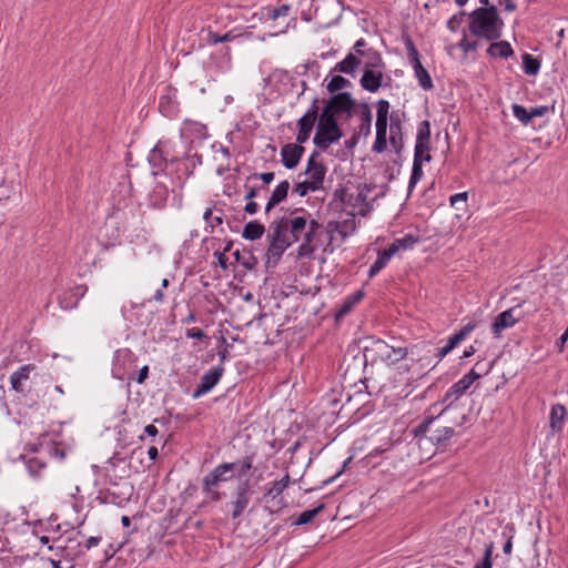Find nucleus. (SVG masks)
<instances>
[{
  "mask_svg": "<svg viewBox=\"0 0 568 568\" xmlns=\"http://www.w3.org/2000/svg\"><path fill=\"white\" fill-rule=\"evenodd\" d=\"M308 217H311V215L304 210H301L273 221L270 224L267 234L270 244L266 253L268 262L273 260L274 263H277L288 246L301 241L302 232H306Z\"/></svg>",
  "mask_w": 568,
  "mask_h": 568,
  "instance_id": "nucleus-1",
  "label": "nucleus"
},
{
  "mask_svg": "<svg viewBox=\"0 0 568 568\" xmlns=\"http://www.w3.org/2000/svg\"><path fill=\"white\" fill-rule=\"evenodd\" d=\"M469 30L477 37L497 40L501 36L503 20L496 7L477 8L470 14Z\"/></svg>",
  "mask_w": 568,
  "mask_h": 568,
  "instance_id": "nucleus-2",
  "label": "nucleus"
},
{
  "mask_svg": "<svg viewBox=\"0 0 568 568\" xmlns=\"http://www.w3.org/2000/svg\"><path fill=\"white\" fill-rule=\"evenodd\" d=\"M369 191L366 185L345 186L337 189L334 196L341 201L345 210H348L347 214L365 216L371 210L367 202Z\"/></svg>",
  "mask_w": 568,
  "mask_h": 568,
  "instance_id": "nucleus-3",
  "label": "nucleus"
},
{
  "mask_svg": "<svg viewBox=\"0 0 568 568\" xmlns=\"http://www.w3.org/2000/svg\"><path fill=\"white\" fill-rule=\"evenodd\" d=\"M363 355L366 363L371 362L374 365L384 362L393 365L407 356V348L389 345L382 339H373L364 347Z\"/></svg>",
  "mask_w": 568,
  "mask_h": 568,
  "instance_id": "nucleus-4",
  "label": "nucleus"
},
{
  "mask_svg": "<svg viewBox=\"0 0 568 568\" xmlns=\"http://www.w3.org/2000/svg\"><path fill=\"white\" fill-rule=\"evenodd\" d=\"M446 408H443L439 414L434 417H427L413 433L418 437V444L422 445L423 440L432 442L433 444H442L448 440L454 435V429L440 423V417Z\"/></svg>",
  "mask_w": 568,
  "mask_h": 568,
  "instance_id": "nucleus-5",
  "label": "nucleus"
},
{
  "mask_svg": "<svg viewBox=\"0 0 568 568\" xmlns=\"http://www.w3.org/2000/svg\"><path fill=\"white\" fill-rule=\"evenodd\" d=\"M343 136L337 119L322 111L318 115V123L313 139L314 144L322 151L327 150Z\"/></svg>",
  "mask_w": 568,
  "mask_h": 568,
  "instance_id": "nucleus-6",
  "label": "nucleus"
},
{
  "mask_svg": "<svg viewBox=\"0 0 568 568\" xmlns=\"http://www.w3.org/2000/svg\"><path fill=\"white\" fill-rule=\"evenodd\" d=\"M357 229L355 216L347 214L343 221H329L326 224V233L328 235L327 246L334 242L343 243L348 236L353 235Z\"/></svg>",
  "mask_w": 568,
  "mask_h": 568,
  "instance_id": "nucleus-7",
  "label": "nucleus"
},
{
  "mask_svg": "<svg viewBox=\"0 0 568 568\" xmlns=\"http://www.w3.org/2000/svg\"><path fill=\"white\" fill-rule=\"evenodd\" d=\"M355 101L352 99L351 93L343 92L331 97L322 111L331 114L335 119L343 114L349 118L352 116Z\"/></svg>",
  "mask_w": 568,
  "mask_h": 568,
  "instance_id": "nucleus-8",
  "label": "nucleus"
},
{
  "mask_svg": "<svg viewBox=\"0 0 568 568\" xmlns=\"http://www.w3.org/2000/svg\"><path fill=\"white\" fill-rule=\"evenodd\" d=\"M253 495V490L250 485V480H243L239 484L235 493L234 498L229 503V506L231 507V516L233 519L239 518L244 510L247 508L251 497Z\"/></svg>",
  "mask_w": 568,
  "mask_h": 568,
  "instance_id": "nucleus-9",
  "label": "nucleus"
},
{
  "mask_svg": "<svg viewBox=\"0 0 568 568\" xmlns=\"http://www.w3.org/2000/svg\"><path fill=\"white\" fill-rule=\"evenodd\" d=\"M318 119V100L314 99L312 105L306 113L297 121L298 132L296 135V142L300 144L305 143L312 133L314 124Z\"/></svg>",
  "mask_w": 568,
  "mask_h": 568,
  "instance_id": "nucleus-10",
  "label": "nucleus"
},
{
  "mask_svg": "<svg viewBox=\"0 0 568 568\" xmlns=\"http://www.w3.org/2000/svg\"><path fill=\"white\" fill-rule=\"evenodd\" d=\"M318 153L313 152L312 155L307 160V165L305 169L306 181L311 186L314 187L315 191H318L323 187L324 178L326 174V166L317 161Z\"/></svg>",
  "mask_w": 568,
  "mask_h": 568,
  "instance_id": "nucleus-11",
  "label": "nucleus"
},
{
  "mask_svg": "<svg viewBox=\"0 0 568 568\" xmlns=\"http://www.w3.org/2000/svg\"><path fill=\"white\" fill-rule=\"evenodd\" d=\"M235 468V464L223 463L217 465L203 478V491H211V488L217 486L219 483L232 479Z\"/></svg>",
  "mask_w": 568,
  "mask_h": 568,
  "instance_id": "nucleus-12",
  "label": "nucleus"
},
{
  "mask_svg": "<svg viewBox=\"0 0 568 568\" xmlns=\"http://www.w3.org/2000/svg\"><path fill=\"white\" fill-rule=\"evenodd\" d=\"M519 306L511 307L498 314L491 324V332L495 336H500L501 332L514 327L521 320Z\"/></svg>",
  "mask_w": 568,
  "mask_h": 568,
  "instance_id": "nucleus-13",
  "label": "nucleus"
},
{
  "mask_svg": "<svg viewBox=\"0 0 568 568\" xmlns=\"http://www.w3.org/2000/svg\"><path fill=\"white\" fill-rule=\"evenodd\" d=\"M320 227L321 224L317 221L308 217L306 222V232H302V243L297 248V254L300 257L312 256V254L315 252L313 241Z\"/></svg>",
  "mask_w": 568,
  "mask_h": 568,
  "instance_id": "nucleus-14",
  "label": "nucleus"
},
{
  "mask_svg": "<svg viewBox=\"0 0 568 568\" xmlns=\"http://www.w3.org/2000/svg\"><path fill=\"white\" fill-rule=\"evenodd\" d=\"M305 149L300 143H288L281 149L283 165L292 170L297 166L304 154Z\"/></svg>",
  "mask_w": 568,
  "mask_h": 568,
  "instance_id": "nucleus-15",
  "label": "nucleus"
},
{
  "mask_svg": "<svg viewBox=\"0 0 568 568\" xmlns=\"http://www.w3.org/2000/svg\"><path fill=\"white\" fill-rule=\"evenodd\" d=\"M224 368L222 366H217L211 369L209 373L204 374L201 377L200 384L194 393V397H199L201 395L210 392L221 379L223 375Z\"/></svg>",
  "mask_w": 568,
  "mask_h": 568,
  "instance_id": "nucleus-16",
  "label": "nucleus"
},
{
  "mask_svg": "<svg viewBox=\"0 0 568 568\" xmlns=\"http://www.w3.org/2000/svg\"><path fill=\"white\" fill-rule=\"evenodd\" d=\"M383 72L382 70L365 69L359 80L361 85L368 92H376L382 87Z\"/></svg>",
  "mask_w": 568,
  "mask_h": 568,
  "instance_id": "nucleus-17",
  "label": "nucleus"
},
{
  "mask_svg": "<svg viewBox=\"0 0 568 568\" xmlns=\"http://www.w3.org/2000/svg\"><path fill=\"white\" fill-rule=\"evenodd\" d=\"M389 143L396 153H399L403 149V133H402V121L398 114L393 113L390 115L389 123Z\"/></svg>",
  "mask_w": 568,
  "mask_h": 568,
  "instance_id": "nucleus-18",
  "label": "nucleus"
},
{
  "mask_svg": "<svg viewBox=\"0 0 568 568\" xmlns=\"http://www.w3.org/2000/svg\"><path fill=\"white\" fill-rule=\"evenodd\" d=\"M470 387V385L465 382L462 377L458 382H456L445 394L443 398V404H446L444 408L450 407L456 400H458Z\"/></svg>",
  "mask_w": 568,
  "mask_h": 568,
  "instance_id": "nucleus-19",
  "label": "nucleus"
},
{
  "mask_svg": "<svg viewBox=\"0 0 568 568\" xmlns=\"http://www.w3.org/2000/svg\"><path fill=\"white\" fill-rule=\"evenodd\" d=\"M388 111L389 102L387 100H379L376 113V135H387Z\"/></svg>",
  "mask_w": 568,
  "mask_h": 568,
  "instance_id": "nucleus-20",
  "label": "nucleus"
},
{
  "mask_svg": "<svg viewBox=\"0 0 568 568\" xmlns=\"http://www.w3.org/2000/svg\"><path fill=\"white\" fill-rule=\"evenodd\" d=\"M36 366L33 364H27L21 366L18 371L12 373L10 376V383L13 390L17 393H22V382L29 379L31 372H33Z\"/></svg>",
  "mask_w": 568,
  "mask_h": 568,
  "instance_id": "nucleus-21",
  "label": "nucleus"
},
{
  "mask_svg": "<svg viewBox=\"0 0 568 568\" xmlns=\"http://www.w3.org/2000/svg\"><path fill=\"white\" fill-rule=\"evenodd\" d=\"M290 190L288 181H282L272 192L271 197L266 204L265 211L270 212L274 206L284 201Z\"/></svg>",
  "mask_w": 568,
  "mask_h": 568,
  "instance_id": "nucleus-22",
  "label": "nucleus"
},
{
  "mask_svg": "<svg viewBox=\"0 0 568 568\" xmlns=\"http://www.w3.org/2000/svg\"><path fill=\"white\" fill-rule=\"evenodd\" d=\"M395 255V247H387L378 253V256L374 264L371 266L368 276L374 277L377 275L388 263V261Z\"/></svg>",
  "mask_w": 568,
  "mask_h": 568,
  "instance_id": "nucleus-23",
  "label": "nucleus"
},
{
  "mask_svg": "<svg viewBox=\"0 0 568 568\" xmlns=\"http://www.w3.org/2000/svg\"><path fill=\"white\" fill-rule=\"evenodd\" d=\"M415 77L418 80L419 85L424 90H432L433 89V81L428 73V71L423 67L419 59H415V63L413 64Z\"/></svg>",
  "mask_w": 568,
  "mask_h": 568,
  "instance_id": "nucleus-24",
  "label": "nucleus"
},
{
  "mask_svg": "<svg viewBox=\"0 0 568 568\" xmlns=\"http://www.w3.org/2000/svg\"><path fill=\"white\" fill-rule=\"evenodd\" d=\"M361 64V60L353 53H348L344 60L334 67V71L346 74H353L356 68Z\"/></svg>",
  "mask_w": 568,
  "mask_h": 568,
  "instance_id": "nucleus-25",
  "label": "nucleus"
},
{
  "mask_svg": "<svg viewBox=\"0 0 568 568\" xmlns=\"http://www.w3.org/2000/svg\"><path fill=\"white\" fill-rule=\"evenodd\" d=\"M487 53L494 58H509L514 51L507 41L494 42L487 49Z\"/></svg>",
  "mask_w": 568,
  "mask_h": 568,
  "instance_id": "nucleus-26",
  "label": "nucleus"
},
{
  "mask_svg": "<svg viewBox=\"0 0 568 568\" xmlns=\"http://www.w3.org/2000/svg\"><path fill=\"white\" fill-rule=\"evenodd\" d=\"M265 232V227L257 221L248 222L243 230L242 236L245 240L255 241L262 237Z\"/></svg>",
  "mask_w": 568,
  "mask_h": 568,
  "instance_id": "nucleus-27",
  "label": "nucleus"
},
{
  "mask_svg": "<svg viewBox=\"0 0 568 568\" xmlns=\"http://www.w3.org/2000/svg\"><path fill=\"white\" fill-rule=\"evenodd\" d=\"M566 416V408L562 405H556L550 412V427L554 432H561L564 427V419Z\"/></svg>",
  "mask_w": 568,
  "mask_h": 568,
  "instance_id": "nucleus-28",
  "label": "nucleus"
},
{
  "mask_svg": "<svg viewBox=\"0 0 568 568\" xmlns=\"http://www.w3.org/2000/svg\"><path fill=\"white\" fill-rule=\"evenodd\" d=\"M488 372L489 367H486L485 364L478 362L475 364L474 368L463 376V378L471 386L474 382L479 379L483 375H486Z\"/></svg>",
  "mask_w": 568,
  "mask_h": 568,
  "instance_id": "nucleus-29",
  "label": "nucleus"
},
{
  "mask_svg": "<svg viewBox=\"0 0 568 568\" xmlns=\"http://www.w3.org/2000/svg\"><path fill=\"white\" fill-rule=\"evenodd\" d=\"M523 65L526 74L536 75L539 71L540 62L531 54L525 53L523 55Z\"/></svg>",
  "mask_w": 568,
  "mask_h": 568,
  "instance_id": "nucleus-30",
  "label": "nucleus"
},
{
  "mask_svg": "<svg viewBox=\"0 0 568 568\" xmlns=\"http://www.w3.org/2000/svg\"><path fill=\"white\" fill-rule=\"evenodd\" d=\"M325 508V505L324 504H321L318 505L317 507L313 508V509H308V510H305L303 511L297 520L295 521V525H306V524H310L311 521H313V519L321 513L323 511Z\"/></svg>",
  "mask_w": 568,
  "mask_h": 568,
  "instance_id": "nucleus-31",
  "label": "nucleus"
},
{
  "mask_svg": "<svg viewBox=\"0 0 568 568\" xmlns=\"http://www.w3.org/2000/svg\"><path fill=\"white\" fill-rule=\"evenodd\" d=\"M429 143H416L414 150V161L429 162L432 160Z\"/></svg>",
  "mask_w": 568,
  "mask_h": 568,
  "instance_id": "nucleus-32",
  "label": "nucleus"
},
{
  "mask_svg": "<svg viewBox=\"0 0 568 568\" xmlns=\"http://www.w3.org/2000/svg\"><path fill=\"white\" fill-rule=\"evenodd\" d=\"M241 36L242 34H235L233 31L226 32L223 36H220L214 31H209L207 43L217 44V43H222V42H227V41H232Z\"/></svg>",
  "mask_w": 568,
  "mask_h": 568,
  "instance_id": "nucleus-33",
  "label": "nucleus"
},
{
  "mask_svg": "<svg viewBox=\"0 0 568 568\" xmlns=\"http://www.w3.org/2000/svg\"><path fill=\"white\" fill-rule=\"evenodd\" d=\"M417 243V239L408 234L402 239L395 240L388 247H395V254L400 250L412 248Z\"/></svg>",
  "mask_w": 568,
  "mask_h": 568,
  "instance_id": "nucleus-34",
  "label": "nucleus"
},
{
  "mask_svg": "<svg viewBox=\"0 0 568 568\" xmlns=\"http://www.w3.org/2000/svg\"><path fill=\"white\" fill-rule=\"evenodd\" d=\"M363 296L364 294L362 291H357L353 295H351L342 305L337 316H342L351 312L353 306L357 304L363 298Z\"/></svg>",
  "mask_w": 568,
  "mask_h": 568,
  "instance_id": "nucleus-35",
  "label": "nucleus"
},
{
  "mask_svg": "<svg viewBox=\"0 0 568 568\" xmlns=\"http://www.w3.org/2000/svg\"><path fill=\"white\" fill-rule=\"evenodd\" d=\"M366 57L368 58V61L365 64V69L382 70L384 62L378 52L369 49L367 50Z\"/></svg>",
  "mask_w": 568,
  "mask_h": 568,
  "instance_id": "nucleus-36",
  "label": "nucleus"
},
{
  "mask_svg": "<svg viewBox=\"0 0 568 568\" xmlns=\"http://www.w3.org/2000/svg\"><path fill=\"white\" fill-rule=\"evenodd\" d=\"M430 124L428 121H422L417 129L416 143H429Z\"/></svg>",
  "mask_w": 568,
  "mask_h": 568,
  "instance_id": "nucleus-37",
  "label": "nucleus"
},
{
  "mask_svg": "<svg viewBox=\"0 0 568 568\" xmlns=\"http://www.w3.org/2000/svg\"><path fill=\"white\" fill-rule=\"evenodd\" d=\"M349 85V81L342 75H334L327 83L326 89L329 93H335Z\"/></svg>",
  "mask_w": 568,
  "mask_h": 568,
  "instance_id": "nucleus-38",
  "label": "nucleus"
},
{
  "mask_svg": "<svg viewBox=\"0 0 568 568\" xmlns=\"http://www.w3.org/2000/svg\"><path fill=\"white\" fill-rule=\"evenodd\" d=\"M371 126L372 113L368 106H365L364 111L362 112V123L359 124V133L364 134L365 136H368L371 134Z\"/></svg>",
  "mask_w": 568,
  "mask_h": 568,
  "instance_id": "nucleus-39",
  "label": "nucleus"
},
{
  "mask_svg": "<svg viewBox=\"0 0 568 568\" xmlns=\"http://www.w3.org/2000/svg\"><path fill=\"white\" fill-rule=\"evenodd\" d=\"M494 549H495V546H494L493 541H489L488 544H486L484 559L480 564L475 565L474 568H491L493 567L491 555H493Z\"/></svg>",
  "mask_w": 568,
  "mask_h": 568,
  "instance_id": "nucleus-40",
  "label": "nucleus"
},
{
  "mask_svg": "<svg viewBox=\"0 0 568 568\" xmlns=\"http://www.w3.org/2000/svg\"><path fill=\"white\" fill-rule=\"evenodd\" d=\"M27 466L32 476H37L45 467V463L38 457H31L27 460Z\"/></svg>",
  "mask_w": 568,
  "mask_h": 568,
  "instance_id": "nucleus-41",
  "label": "nucleus"
},
{
  "mask_svg": "<svg viewBox=\"0 0 568 568\" xmlns=\"http://www.w3.org/2000/svg\"><path fill=\"white\" fill-rule=\"evenodd\" d=\"M423 162L413 161V170L409 180V189L414 187L423 176Z\"/></svg>",
  "mask_w": 568,
  "mask_h": 568,
  "instance_id": "nucleus-42",
  "label": "nucleus"
},
{
  "mask_svg": "<svg viewBox=\"0 0 568 568\" xmlns=\"http://www.w3.org/2000/svg\"><path fill=\"white\" fill-rule=\"evenodd\" d=\"M514 115L524 124H528L530 120L529 111L519 104H513Z\"/></svg>",
  "mask_w": 568,
  "mask_h": 568,
  "instance_id": "nucleus-43",
  "label": "nucleus"
},
{
  "mask_svg": "<svg viewBox=\"0 0 568 568\" xmlns=\"http://www.w3.org/2000/svg\"><path fill=\"white\" fill-rule=\"evenodd\" d=\"M212 215H213L212 209H207L203 214V219L211 226V229L214 230V227H216L223 223V216L222 215L212 216Z\"/></svg>",
  "mask_w": 568,
  "mask_h": 568,
  "instance_id": "nucleus-44",
  "label": "nucleus"
},
{
  "mask_svg": "<svg viewBox=\"0 0 568 568\" xmlns=\"http://www.w3.org/2000/svg\"><path fill=\"white\" fill-rule=\"evenodd\" d=\"M285 489V484H280L277 480L272 484V486L267 489L264 497L265 498H276L280 496Z\"/></svg>",
  "mask_w": 568,
  "mask_h": 568,
  "instance_id": "nucleus-45",
  "label": "nucleus"
},
{
  "mask_svg": "<svg viewBox=\"0 0 568 568\" xmlns=\"http://www.w3.org/2000/svg\"><path fill=\"white\" fill-rule=\"evenodd\" d=\"M293 191L298 196H305L308 192H315L314 187L308 184L306 180L298 182L294 185Z\"/></svg>",
  "mask_w": 568,
  "mask_h": 568,
  "instance_id": "nucleus-46",
  "label": "nucleus"
},
{
  "mask_svg": "<svg viewBox=\"0 0 568 568\" xmlns=\"http://www.w3.org/2000/svg\"><path fill=\"white\" fill-rule=\"evenodd\" d=\"M234 464L236 465L235 471H237L240 476L246 475L252 468L251 458H245L244 460H239Z\"/></svg>",
  "mask_w": 568,
  "mask_h": 568,
  "instance_id": "nucleus-47",
  "label": "nucleus"
},
{
  "mask_svg": "<svg viewBox=\"0 0 568 568\" xmlns=\"http://www.w3.org/2000/svg\"><path fill=\"white\" fill-rule=\"evenodd\" d=\"M387 149V136L386 135H376L373 151L376 153H382Z\"/></svg>",
  "mask_w": 568,
  "mask_h": 568,
  "instance_id": "nucleus-48",
  "label": "nucleus"
},
{
  "mask_svg": "<svg viewBox=\"0 0 568 568\" xmlns=\"http://www.w3.org/2000/svg\"><path fill=\"white\" fill-rule=\"evenodd\" d=\"M290 11V6L288 4H282L278 8H275L273 10H271L270 12V19L272 20H276L278 19L280 17H284Z\"/></svg>",
  "mask_w": 568,
  "mask_h": 568,
  "instance_id": "nucleus-49",
  "label": "nucleus"
},
{
  "mask_svg": "<svg viewBox=\"0 0 568 568\" xmlns=\"http://www.w3.org/2000/svg\"><path fill=\"white\" fill-rule=\"evenodd\" d=\"M467 199H468V193L463 192V193H457V194L452 195L449 199V202H450L452 206H457V204H459V203L466 205Z\"/></svg>",
  "mask_w": 568,
  "mask_h": 568,
  "instance_id": "nucleus-50",
  "label": "nucleus"
},
{
  "mask_svg": "<svg viewBox=\"0 0 568 568\" xmlns=\"http://www.w3.org/2000/svg\"><path fill=\"white\" fill-rule=\"evenodd\" d=\"M407 50H408V55L410 58L412 64H414L415 59H419V54H418L416 47L414 45V43L410 40H408V42H407Z\"/></svg>",
  "mask_w": 568,
  "mask_h": 568,
  "instance_id": "nucleus-51",
  "label": "nucleus"
},
{
  "mask_svg": "<svg viewBox=\"0 0 568 568\" xmlns=\"http://www.w3.org/2000/svg\"><path fill=\"white\" fill-rule=\"evenodd\" d=\"M365 45L366 41L364 39H359L355 42L353 49L358 55L365 57L367 55V51H364Z\"/></svg>",
  "mask_w": 568,
  "mask_h": 568,
  "instance_id": "nucleus-52",
  "label": "nucleus"
},
{
  "mask_svg": "<svg viewBox=\"0 0 568 568\" xmlns=\"http://www.w3.org/2000/svg\"><path fill=\"white\" fill-rule=\"evenodd\" d=\"M186 336L190 338L202 339L205 337V334L202 329H200L197 327H193L191 329H187Z\"/></svg>",
  "mask_w": 568,
  "mask_h": 568,
  "instance_id": "nucleus-53",
  "label": "nucleus"
},
{
  "mask_svg": "<svg viewBox=\"0 0 568 568\" xmlns=\"http://www.w3.org/2000/svg\"><path fill=\"white\" fill-rule=\"evenodd\" d=\"M548 111V108L547 106H537V108H532L530 111H529V115H530V120L536 118V116H542L546 112Z\"/></svg>",
  "mask_w": 568,
  "mask_h": 568,
  "instance_id": "nucleus-54",
  "label": "nucleus"
},
{
  "mask_svg": "<svg viewBox=\"0 0 568 568\" xmlns=\"http://www.w3.org/2000/svg\"><path fill=\"white\" fill-rule=\"evenodd\" d=\"M459 48H462L465 52L473 51L476 49V42H470L466 38H464L459 42Z\"/></svg>",
  "mask_w": 568,
  "mask_h": 568,
  "instance_id": "nucleus-55",
  "label": "nucleus"
},
{
  "mask_svg": "<svg viewBox=\"0 0 568 568\" xmlns=\"http://www.w3.org/2000/svg\"><path fill=\"white\" fill-rule=\"evenodd\" d=\"M214 255L216 256L220 266L223 270H226L227 268V257H226L225 253H223V252H215Z\"/></svg>",
  "mask_w": 568,
  "mask_h": 568,
  "instance_id": "nucleus-56",
  "label": "nucleus"
},
{
  "mask_svg": "<svg viewBox=\"0 0 568 568\" xmlns=\"http://www.w3.org/2000/svg\"><path fill=\"white\" fill-rule=\"evenodd\" d=\"M462 341H464L463 338V334H459V333H456L454 334L453 336L449 337L448 339V345L454 348L455 346H457Z\"/></svg>",
  "mask_w": 568,
  "mask_h": 568,
  "instance_id": "nucleus-57",
  "label": "nucleus"
},
{
  "mask_svg": "<svg viewBox=\"0 0 568 568\" xmlns=\"http://www.w3.org/2000/svg\"><path fill=\"white\" fill-rule=\"evenodd\" d=\"M148 375H149V366H143L140 372H139V375H138V378H136V382L139 384H142L144 383V381L148 378Z\"/></svg>",
  "mask_w": 568,
  "mask_h": 568,
  "instance_id": "nucleus-58",
  "label": "nucleus"
},
{
  "mask_svg": "<svg viewBox=\"0 0 568 568\" xmlns=\"http://www.w3.org/2000/svg\"><path fill=\"white\" fill-rule=\"evenodd\" d=\"M568 341V328L565 329V332L561 334L559 341H558V348L559 352L564 351L565 344Z\"/></svg>",
  "mask_w": 568,
  "mask_h": 568,
  "instance_id": "nucleus-59",
  "label": "nucleus"
},
{
  "mask_svg": "<svg viewBox=\"0 0 568 568\" xmlns=\"http://www.w3.org/2000/svg\"><path fill=\"white\" fill-rule=\"evenodd\" d=\"M475 323H468L458 333L463 334V338L465 339V337L475 328Z\"/></svg>",
  "mask_w": 568,
  "mask_h": 568,
  "instance_id": "nucleus-60",
  "label": "nucleus"
},
{
  "mask_svg": "<svg viewBox=\"0 0 568 568\" xmlns=\"http://www.w3.org/2000/svg\"><path fill=\"white\" fill-rule=\"evenodd\" d=\"M475 323H468L458 333L463 334V338L465 339V337L475 328Z\"/></svg>",
  "mask_w": 568,
  "mask_h": 568,
  "instance_id": "nucleus-61",
  "label": "nucleus"
},
{
  "mask_svg": "<svg viewBox=\"0 0 568 568\" xmlns=\"http://www.w3.org/2000/svg\"><path fill=\"white\" fill-rule=\"evenodd\" d=\"M258 178L265 183V184H268L273 181L274 179V173L273 172H264V173H261L258 175Z\"/></svg>",
  "mask_w": 568,
  "mask_h": 568,
  "instance_id": "nucleus-62",
  "label": "nucleus"
},
{
  "mask_svg": "<svg viewBox=\"0 0 568 568\" xmlns=\"http://www.w3.org/2000/svg\"><path fill=\"white\" fill-rule=\"evenodd\" d=\"M245 212L248 214H255L257 211V204L253 201H248L244 207Z\"/></svg>",
  "mask_w": 568,
  "mask_h": 568,
  "instance_id": "nucleus-63",
  "label": "nucleus"
},
{
  "mask_svg": "<svg viewBox=\"0 0 568 568\" xmlns=\"http://www.w3.org/2000/svg\"><path fill=\"white\" fill-rule=\"evenodd\" d=\"M100 540H101L100 537H90L85 541V547L88 549H91L92 547H95L100 542Z\"/></svg>",
  "mask_w": 568,
  "mask_h": 568,
  "instance_id": "nucleus-64",
  "label": "nucleus"
}]
</instances>
